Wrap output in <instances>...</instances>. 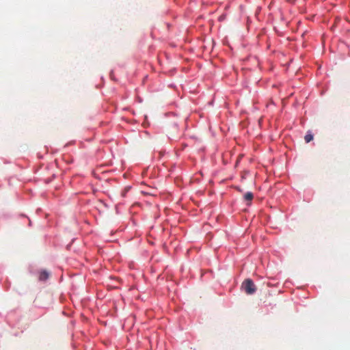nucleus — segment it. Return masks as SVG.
<instances>
[{
    "label": "nucleus",
    "instance_id": "f03ea898",
    "mask_svg": "<svg viewBox=\"0 0 350 350\" xmlns=\"http://www.w3.org/2000/svg\"><path fill=\"white\" fill-rule=\"evenodd\" d=\"M49 278V273L46 271H42L40 273L39 279L40 280H46Z\"/></svg>",
    "mask_w": 350,
    "mask_h": 350
},
{
    "label": "nucleus",
    "instance_id": "20e7f679",
    "mask_svg": "<svg viewBox=\"0 0 350 350\" xmlns=\"http://www.w3.org/2000/svg\"><path fill=\"white\" fill-rule=\"evenodd\" d=\"M304 139L306 143H309L313 139V135L310 132H308L304 137Z\"/></svg>",
    "mask_w": 350,
    "mask_h": 350
},
{
    "label": "nucleus",
    "instance_id": "f257e3e1",
    "mask_svg": "<svg viewBox=\"0 0 350 350\" xmlns=\"http://www.w3.org/2000/svg\"><path fill=\"white\" fill-rule=\"evenodd\" d=\"M241 288L247 295H252L256 291V287L251 279H246L241 285Z\"/></svg>",
    "mask_w": 350,
    "mask_h": 350
},
{
    "label": "nucleus",
    "instance_id": "7ed1b4c3",
    "mask_svg": "<svg viewBox=\"0 0 350 350\" xmlns=\"http://www.w3.org/2000/svg\"><path fill=\"white\" fill-rule=\"evenodd\" d=\"M254 198V195L252 192H247L244 195V199L246 201L251 202Z\"/></svg>",
    "mask_w": 350,
    "mask_h": 350
}]
</instances>
